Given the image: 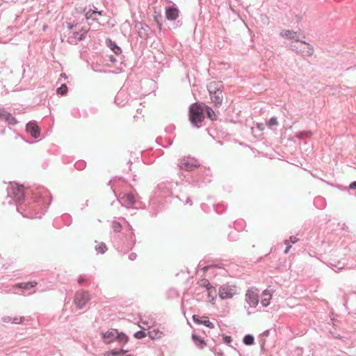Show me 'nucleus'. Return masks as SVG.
Returning a JSON list of instances; mask_svg holds the SVG:
<instances>
[{
    "instance_id": "obj_45",
    "label": "nucleus",
    "mask_w": 356,
    "mask_h": 356,
    "mask_svg": "<svg viewBox=\"0 0 356 356\" xmlns=\"http://www.w3.org/2000/svg\"><path fill=\"white\" fill-rule=\"evenodd\" d=\"M123 95H124V92H123V91H120V92L117 94V95H116V97H115V101L116 104H122V105H124V104H122V102H120V97H122V96H123Z\"/></svg>"
},
{
    "instance_id": "obj_14",
    "label": "nucleus",
    "mask_w": 356,
    "mask_h": 356,
    "mask_svg": "<svg viewBox=\"0 0 356 356\" xmlns=\"http://www.w3.org/2000/svg\"><path fill=\"white\" fill-rule=\"evenodd\" d=\"M134 29L137 31L138 36L142 39H147L152 32L151 28L146 24L136 22Z\"/></svg>"
},
{
    "instance_id": "obj_61",
    "label": "nucleus",
    "mask_w": 356,
    "mask_h": 356,
    "mask_svg": "<svg viewBox=\"0 0 356 356\" xmlns=\"http://www.w3.org/2000/svg\"><path fill=\"white\" fill-rule=\"evenodd\" d=\"M128 351H129L128 350H124L123 348H121L119 350L120 355H124V354L128 353Z\"/></svg>"
},
{
    "instance_id": "obj_30",
    "label": "nucleus",
    "mask_w": 356,
    "mask_h": 356,
    "mask_svg": "<svg viewBox=\"0 0 356 356\" xmlns=\"http://www.w3.org/2000/svg\"><path fill=\"white\" fill-rule=\"evenodd\" d=\"M147 334L149 337L152 339H160L163 335V332L157 329H154L151 331H149Z\"/></svg>"
},
{
    "instance_id": "obj_38",
    "label": "nucleus",
    "mask_w": 356,
    "mask_h": 356,
    "mask_svg": "<svg viewBox=\"0 0 356 356\" xmlns=\"http://www.w3.org/2000/svg\"><path fill=\"white\" fill-rule=\"evenodd\" d=\"M56 92L60 95H65L67 92V87L65 84H62L59 88L56 89Z\"/></svg>"
},
{
    "instance_id": "obj_52",
    "label": "nucleus",
    "mask_w": 356,
    "mask_h": 356,
    "mask_svg": "<svg viewBox=\"0 0 356 356\" xmlns=\"http://www.w3.org/2000/svg\"><path fill=\"white\" fill-rule=\"evenodd\" d=\"M149 213L152 216H156L157 215V213H159V211L156 209L152 208L149 211Z\"/></svg>"
},
{
    "instance_id": "obj_35",
    "label": "nucleus",
    "mask_w": 356,
    "mask_h": 356,
    "mask_svg": "<svg viewBox=\"0 0 356 356\" xmlns=\"http://www.w3.org/2000/svg\"><path fill=\"white\" fill-rule=\"evenodd\" d=\"M314 204L318 209H322L324 207V200L321 197H318L314 198Z\"/></svg>"
},
{
    "instance_id": "obj_33",
    "label": "nucleus",
    "mask_w": 356,
    "mask_h": 356,
    "mask_svg": "<svg viewBox=\"0 0 356 356\" xmlns=\"http://www.w3.org/2000/svg\"><path fill=\"white\" fill-rule=\"evenodd\" d=\"M278 125L277 118L275 116H273L267 122V126L270 129H275Z\"/></svg>"
},
{
    "instance_id": "obj_4",
    "label": "nucleus",
    "mask_w": 356,
    "mask_h": 356,
    "mask_svg": "<svg viewBox=\"0 0 356 356\" xmlns=\"http://www.w3.org/2000/svg\"><path fill=\"white\" fill-rule=\"evenodd\" d=\"M102 338L105 343L109 344L117 341L122 347L129 341V337L124 332H120L118 330L111 328L107 332H101Z\"/></svg>"
},
{
    "instance_id": "obj_54",
    "label": "nucleus",
    "mask_w": 356,
    "mask_h": 356,
    "mask_svg": "<svg viewBox=\"0 0 356 356\" xmlns=\"http://www.w3.org/2000/svg\"><path fill=\"white\" fill-rule=\"evenodd\" d=\"M72 114L75 117L78 118L79 116V111L77 108H74L72 111Z\"/></svg>"
},
{
    "instance_id": "obj_49",
    "label": "nucleus",
    "mask_w": 356,
    "mask_h": 356,
    "mask_svg": "<svg viewBox=\"0 0 356 356\" xmlns=\"http://www.w3.org/2000/svg\"><path fill=\"white\" fill-rule=\"evenodd\" d=\"M191 303L190 300H183L181 303V309L184 314H185L184 306Z\"/></svg>"
},
{
    "instance_id": "obj_39",
    "label": "nucleus",
    "mask_w": 356,
    "mask_h": 356,
    "mask_svg": "<svg viewBox=\"0 0 356 356\" xmlns=\"http://www.w3.org/2000/svg\"><path fill=\"white\" fill-rule=\"evenodd\" d=\"M86 165V163L85 161L83 160H79V161H77L75 163H74V167L75 168H76L77 170H81L85 168Z\"/></svg>"
},
{
    "instance_id": "obj_48",
    "label": "nucleus",
    "mask_w": 356,
    "mask_h": 356,
    "mask_svg": "<svg viewBox=\"0 0 356 356\" xmlns=\"http://www.w3.org/2000/svg\"><path fill=\"white\" fill-rule=\"evenodd\" d=\"M222 340L226 343H230L232 341V338L230 336L225 335L222 337Z\"/></svg>"
},
{
    "instance_id": "obj_9",
    "label": "nucleus",
    "mask_w": 356,
    "mask_h": 356,
    "mask_svg": "<svg viewBox=\"0 0 356 356\" xmlns=\"http://www.w3.org/2000/svg\"><path fill=\"white\" fill-rule=\"evenodd\" d=\"M202 263H204V261H200L197 267V273H200L201 272H203L204 275H207V273L209 272L210 270H212L213 268H218L219 270H222V275H226L228 273V269L226 268V267H229L230 264H227L224 263H212L211 264H208L207 266H204L203 267H201L202 266Z\"/></svg>"
},
{
    "instance_id": "obj_40",
    "label": "nucleus",
    "mask_w": 356,
    "mask_h": 356,
    "mask_svg": "<svg viewBox=\"0 0 356 356\" xmlns=\"http://www.w3.org/2000/svg\"><path fill=\"white\" fill-rule=\"evenodd\" d=\"M147 336V334L145 331L140 330L137 332H136L134 334V337L138 339H142L145 338Z\"/></svg>"
},
{
    "instance_id": "obj_20",
    "label": "nucleus",
    "mask_w": 356,
    "mask_h": 356,
    "mask_svg": "<svg viewBox=\"0 0 356 356\" xmlns=\"http://www.w3.org/2000/svg\"><path fill=\"white\" fill-rule=\"evenodd\" d=\"M224 86L222 81H211L207 85V90L209 93H218L220 94L222 92Z\"/></svg>"
},
{
    "instance_id": "obj_28",
    "label": "nucleus",
    "mask_w": 356,
    "mask_h": 356,
    "mask_svg": "<svg viewBox=\"0 0 356 356\" xmlns=\"http://www.w3.org/2000/svg\"><path fill=\"white\" fill-rule=\"evenodd\" d=\"M202 106L204 108V114L206 113L207 117L209 118H210L211 120H215L216 114H215L214 111L211 107H209V106L202 105Z\"/></svg>"
},
{
    "instance_id": "obj_36",
    "label": "nucleus",
    "mask_w": 356,
    "mask_h": 356,
    "mask_svg": "<svg viewBox=\"0 0 356 356\" xmlns=\"http://www.w3.org/2000/svg\"><path fill=\"white\" fill-rule=\"evenodd\" d=\"M95 250L98 253L104 254L107 250V246L104 243H101L95 246Z\"/></svg>"
},
{
    "instance_id": "obj_19",
    "label": "nucleus",
    "mask_w": 356,
    "mask_h": 356,
    "mask_svg": "<svg viewBox=\"0 0 356 356\" xmlns=\"http://www.w3.org/2000/svg\"><path fill=\"white\" fill-rule=\"evenodd\" d=\"M179 10L177 7L168 6L165 8V17L169 21H175L179 17Z\"/></svg>"
},
{
    "instance_id": "obj_64",
    "label": "nucleus",
    "mask_w": 356,
    "mask_h": 356,
    "mask_svg": "<svg viewBox=\"0 0 356 356\" xmlns=\"http://www.w3.org/2000/svg\"><path fill=\"white\" fill-rule=\"evenodd\" d=\"M228 239L229 241H234L235 240V238L233 237L232 236V233H229V235H228Z\"/></svg>"
},
{
    "instance_id": "obj_24",
    "label": "nucleus",
    "mask_w": 356,
    "mask_h": 356,
    "mask_svg": "<svg viewBox=\"0 0 356 356\" xmlns=\"http://www.w3.org/2000/svg\"><path fill=\"white\" fill-rule=\"evenodd\" d=\"M191 338L195 346L199 348L202 349L206 346L204 339L202 338L200 336L197 335V334L193 333Z\"/></svg>"
},
{
    "instance_id": "obj_10",
    "label": "nucleus",
    "mask_w": 356,
    "mask_h": 356,
    "mask_svg": "<svg viewBox=\"0 0 356 356\" xmlns=\"http://www.w3.org/2000/svg\"><path fill=\"white\" fill-rule=\"evenodd\" d=\"M222 272V270H219L218 268H213L210 270L209 272L205 275V276L208 278H203L197 282L199 287L204 288L205 289H216V287L213 286V284L209 280V278L215 277L217 275H222V273H220Z\"/></svg>"
},
{
    "instance_id": "obj_21",
    "label": "nucleus",
    "mask_w": 356,
    "mask_h": 356,
    "mask_svg": "<svg viewBox=\"0 0 356 356\" xmlns=\"http://www.w3.org/2000/svg\"><path fill=\"white\" fill-rule=\"evenodd\" d=\"M38 283L35 281L19 282L12 285H8L6 287L12 286L17 289H31L37 286Z\"/></svg>"
},
{
    "instance_id": "obj_51",
    "label": "nucleus",
    "mask_w": 356,
    "mask_h": 356,
    "mask_svg": "<svg viewBox=\"0 0 356 356\" xmlns=\"http://www.w3.org/2000/svg\"><path fill=\"white\" fill-rule=\"evenodd\" d=\"M288 241L290 244L295 243L298 241V238L296 236H290V238Z\"/></svg>"
},
{
    "instance_id": "obj_22",
    "label": "nucleus",
    "mask_w": 356,
    "mask_h": 356,
    "mask_svg": "<svg viewBox=\"0 0 356 356\" xmlns=\"http://www.w3.org/2000/svg\"><path fill=\"white\" fill-rule=\"evenodd\" d=\"M192 318L194 323L196 324L204 325L210 329L214 328V324L211 322L207 317H205L204 320H202L198 315L193 314Z\"/></svg>"
},
{
    "instance_id": "obj_55",
    "label": "nucleus",
    "mask_w": 356,
    "mask_h": 356,
    "mask_svg": "<svg viewBox=\"0 0 356 356\" xmlns=\"http://www.w3.org/2000/svg\"><path fill=\"white\" fill-rule=\"evenodd\" d=\"M295 137L298 138V139H302L304 138V135H303V133L302 131H298L296 134L295 135Z\"/></svg>"
},
{
    "instance_id": "obj_62",
    "label": "nucleus",
    "mask_w": 356,
    "mask_h": 356,
    "mask_svg": "<svg viewBox=\"0 0 356 356\" xmlns=\"http://www.w3.org/2000/svg\"><path fill=\"white\" fill-rule=\"evenodd\" d=\"M74 25L71 23H67V27L68 29L71 30L74 28Z\"/></svg>"
},
{
    "instance_id": "obj_42",
    "label": "nucleus",
    "mask_w": 356,
    "mask_h": 356,
    "mask_svg": "<svg viewBox=\"0 0 356 356\" xmlns=\"http://www.w3.org/2000/svg\"><path fill=\"white\" fill-rule=\"evenodd\" d=\"M105 356H120L119 350L112 349L105 353Z\"/></svg>"
},
{
    "instance_id": "obj_27",
    "label": "nucleus",
    "mask_w": 356,
    "mask_h": 356,
    "mask_svg": "<svg viewBox=\"0 0 356 356\" xmlns=\"http://www.w3.org/2000/svg\"><path fill=\"white\" fill-rule=\"evenodd\" d=\"M86 32H84L82 34H79V32H74V33H73V36L70 37L68 38L69 42L73 43L76 41H81V40H84V38L86 37Z\"/></svg>"
},
{
    "instance_id": "obj_12",
    "label": "nucleus",
    "mask_w": 356,
    "mask_h": 356,
    "mask_svg": "<svg viewBox=\"0 0 356 356\" xmlns=\"http://www.w3.org/2000/svg\"><path fill=\"white\" fill-rule=\"evenodd\" d=\"M88 291H76L74 297V303L79 309H82L90 300Z\"/></svg>"
},
{
    "instance_id": "obj_29",
    "label": "nucleus",
    "mask_w": 356,
    "mask_h": 356,
    "mask_svg": "<svg viewBox=\"0 0 356 356\" xmlns=\"http://www.w3.org/2000/svg\"><path fill=\"white\" fill-rule=\"evenodd\" d=\"M93 9H90L89 10H88L85 16L87 19L97 21L98 19L96 17L97 8L95 6H93Z\"/></svg>"
},
{
    "instance_id": "obj_17",
    "label": "nucleus",
    "mask_w": 356,
    "mask_h": 356,
    "mask_svg": "<svg viewBox=\"0 0 356 356\" xmlns=\"http://www.w3.org/2000/svg\"><path fill=\"white\" fill-rule=\"evenodd\" d=\"M0 119L7 122L9 125H15L18 123L15 117L3 108H0Z\"/></svg>"
},
{
    "instance_id": "obj_8",
    "label": "nucleus",
    "mask_w": 356,
    "mask_h": 356,
    "mask_svg": "<svg viewBox=\"0 0 356 356\" xmlns=\"http://www.w3.org/2000/svg\"><path fill=\"white\" fill-rule=\"evenodd\" d=\"M280 35L284 38H286L287 39H293L296 42H300L301 43L306 44L307 46L306 50H302V49L300 50V52L301 53V54L302 56H311L313 54V53H314L313 47L309 43L306 42L305 40H300L299 39V36H298V34L297 33V32H295V31H291V30H285V31H282L280 33Z\"/></svg>"
},
{
    "instance_id": "obj_60",
    "label": "nucleus",
    "mask_w": 356,
    "mask_h": 356,
    "mask_svg": "<svg viewBox=\"0 0 356 356\" xmlns=\"http://www.w3.org/2000/svg\"><path fill=\"white\" fill-rule=\"evenodd\" d=\"M185 204H189L190 206L193 205V202H192L191 199L190 198V197H187L186 198Z\"/></svg>"
},
{
    "instance_id": "obj_2",
    "label": "nucleus",
    "mask_w": 356,
    "mask_h": 356,
    "mask_svg": "<svg viewBox=\"0 0 356 356\" xmlns=\"http://www.w3.org/2000/svg\"><path fill=\"white\" fill-rule=\"evenodd\" d=\"M32 198L34 201V205L31 206L30 209L38 211L35 214V218H40L49 207L52 197L46 188L38 187L32 191Z\"/></svg>"
},
{
    "instance_id": "obj_43",
    "label": "nucleus",
    "mask_w": 356,
    "mask_h": 356,
    "mask_svg": "<svg viewBox=\"0 0 356 356\" xmlns=\"http://www.w3.org/2000/svg\"><path fill=\"white\" fill-rule=\"evenodd\" d=\"M86 281H87L86 275H81L78 278V284L80 286H84V284L86 282Z\"/></svg>"
},
{
    "instance_id": "obj_23",
    "label": "nucleus",
    "mask_w": 356,
    "mask_h": 356,
    "mask_svg": "<svg viewBox=\"0 0 356 356\" xmlns=\"http://www.w3.org/2000/svg\"><path fill=\"white\" fill-rule=\"evenodd\" d=\"M106 45L116 55L122 54L121 48L110 38H106L105 40Z\"/></svg>"
},
{
    "instance_id": "obj_5",
    "label": "nucleus",
    "mask_w": 356,
    "mask_h": 356,
    "mask_svg": "<svg viewBox=\"0 0 356 356\" xmlns=\"http://www.w3.org/2000/svg\"><path fill=\"white\" fill-rule=\"evenodd\" d=\"M189 120L193 127L200 128L204 119V108L202 105L195 102L189 106Z\"/></svg>"
},
{
    "instance_id": "obj_46",
    "label": "nucleus",
    "mask_w": 356,
    "mask_h": 356,
    "mask_svg": "<svg viewBox=\"0 0 356 356\" xmlns=\"http://www.w3.org/2000/svg\"><path fill=\"white\" fill-rule=\"evenodd\" d=\"M24 319V317H14L12 319V323L15 324H19L22 322V320Z\"/></svg>"
},
{
    "instance_id": "obj_15",
    "label": "nucleus",
    "mask_w": 356,
    "mask_h": 356,
    "mask_svg": "<svg viewBox=\"0 0 356 356\" xmlns=\"http://www.w3.org/2000/svg\"><path fill=\"white\" fill-rule=\"evenodd\" d=\"M245 301L250 307L255 308L259 303V295L254 291H247L245 294Z\"/></svg>"
},
{
    "instance_id": "obj_6",
    "label": "nucleus",
    "mask_w": 356,
    "mask_h": 356,
    "mask_svg": "<svg viewBox=\"0 0 356 356\" xmlns=\"http://www.w3.org/2000/svg\"><path fill=\"white\" fill-rule=\"evenodd\" d=\"M119 243L121 248H115L119 252L126 253L131 250L136 243V237L134 232L129 233H124L119 236Z\"/></svg>"
},
{
    "instance_id": "obj_50",
    "label": "nucleus",
    "mask_w": 356,
    "mask_h": 356,
    "mask_svg": "<svg viewBox=\"0 0 356 356\" xmlns=\"http://www.w3.org/2000/svg\"><path fill=\"white\" fill-rule=\"evenodd\" d=\"M284 243L286 245V248L284 250V253L287 254L289 252L290 248H291V245L289 243L288 240H285Z\"/></svg>"
},
{
    "instance_id": "obj_32",
    "label": "nucleus",
    "mask_w": 356,
    "mask_h": 356,
    "mask_svg": "<svg viewBox=\"0 0 356 356\" xmlns=\"http://www.w3.org/2000/svg\"><path fill=\"white\" fill-rule=\"evenodd\" d=\"M220 299L231 298L236 293H232V291H218Z\"/></svg>"
},
{
    "instance_id": "obj_63",
    "label": "nucleus",
    "mask_w": 356,
    "mask_h": 356,
    "mask_svg": "<svg viewBox=\"0 0 356 356\" xmlns=\"http://www.w3.org/2000/svg\"><path fill=\"white\" fill-rule=\"evenodd\" d=\"M60 76L61 79H63L64 80H66L67 79V76L65 73H61Z\"/></svg>"
},
{
    "instance_id": "obj_37",
    "label": "nucleus",
    "mask_w": 356,
    "mask_h": 356,
    "mask_svg": "<svg viewBox=\"0 0 356 356\" xmlns=\"http://www.w3.org/2000/svg\"><path fill=\"white\" fill-rule=\"evenodd\" d=\"M162 140L163 139L161 138H157L156 139V143H159V144H161L163 146V147H164V148L169 147L173 143V140L171 139V138H169L165 139V140L167 141V144L166 145H164V144L162 143Z\"/></svg>"
},
{
    "instance_id": "obj_59",
    "label": "nucleus",
    "mask_w": 356,
    "mask_h": 356,
    "mask_svg": "<svg viewBox=\"0 0 356 356\" xmlns=\"http://www.w3.org/2000/svg\"><path fill=\"white\" fill-rule=\"evenodd\" d=\"M108 60L112 62L113 63H115L117 61L115 57L113 55H109Z\"/></svg>"
},
{
    "instance_id": "obj_31",
    "label": "nucleus",
    "mask_w": 356,
    "mask_h": 356,
    "mask_svg": "<svg viewBox=\"0 0 356 356\" xmlns=\"http://www.w3.org/2000/svg\"><path fill=\"white\" fill-rule=\"evenodd\" d=\"M243 343L246 346H252L254 343V337L252 334H248L243 337Z\"/></svg>"
},
{
    "instance_id": "obj_56",
    "label": "nucleus",
    "mask_w": 356,
    "mask_h": 356,
    "mask_svg": "<svg viewBox=\"0 0 356 356\" xmlns=\"http://www.w3.org/2000/svg\"><path fill=\"white\" fill-rule=\"evenodd\" d=\"M12 319L13 318L10 317V316H4L3 317L2 320L4 323H8V322H11L12 323Z\"/></svg>"
},
{
    "instance_id": "obj_58",
    "label": "nucleus",
    "mask_w": 356,
    "mask_h": 356,
    "mask_svg": "<svg viewBox=\"0 0 356 356\" xmlns=\"http://www.w3.org/2000/svg\"><path fill=\"white\" fill-rule=\"evenodd\" d=\"M349 189H356V181H353L348 186Z\"/></svg>"
},
{
    "instance_id": "obj_7",
    "label": "nucleus",
    "mask_w": 356,
    "mask_h": 356,
    "mask_svg": "<svg viewBox=\"0 0 356 356\" xmlns=\"http://www.w3.org/2000/svg\"><path fill=\"white\" fill-rule=\"evenodd\" d=\"M8 196L14 200L18 204H22L25 202L24 186L16 183L10 184L8 188Z\"/></svg>"
},
{
    "instance_id": "obj_47",
    "label": "nucleus",
    "mask_w": 356,
    "mask_h": 356,
    "mask_svg": "<svg viewBox=\"0 0 356 356\" xmlns=\"http://www.w3.org/2000/svg\"><path fill=\"white\" fill-rule=\"evenodd\" d=\"M213 351L216 356H224L223 352L218 348H214Z\"/></svg>"
},
{
    "instance_id": "obj_44",
    "label": "nucleus",
    "mask_w": 356,
    "mask_h": 356,
    "mask_svg": "<svg viewBox=\"0 0 356 356\" xmlns=\"http://www.w3.org/2000/svg\"><path fill=\"white\" fill-rule=\"evenodd\" d=\"M175 130V126L173 125V124H170V125H168V127H165V131L167 133V134H172L174 132V131Z\"/></svg>"
},
{
    "instance_id": "obj_16",
    "label": "nucleus",
    "mask_w": 356,
    "mask_h": 356,
    "mask_svg": "<svg viewBox=\"0 0 356 356\" xmlns=\"http://www.w3.org/2000/svg\"><path fill=\"white\" fill-rule=\"evenodd\" d=\"M26 131L33 138H38L40 135V129L34 120L30 121L26 124Z\"/></svg>"
},
{
    "instance_id": "obj_11",
    "label": "nucleus",
    "mask_w": 356,
    "mask_h": 356,
    "mask_svg": "<svg viewBox=\"0 0 356 356\" xmlns=\"http://www.w3.org/2000/svg\"><path fill=\"white\" fill-rule=\"evenodd\" d=\"M111 228L113 229L111 236V242L115 248H121L119 243V236H121L124 232H122V226L120 222L118 221H113L111 223Z\"/></svg>"
},
{
    "instance_id": "obj_41",
    "label": "nucleus",
    "mask_w": 356,
    "mask_h": 356,
    "mask_svg": "<svg viewBox=\"0 0 356 356\" xmlns=\"http://www.w3.org/2000/svg\"><path fill=\"white\" fill-rule=\"evenodd\" d=\"M207 297H208V298H211V299H209V301L211 303L213 304V303H214V299H215V298H214V296H213V293L214 294V296H216V294H217V293H216V292H217V291H216V290H214V291H207Z\"/></svg>"
},
{
    "instance_id": "obj_25",
    "label": "nucleus",
    "mask_w": 356,
    "mask_h": 356,
    "mask_svg": "<svg viewBox=\"0 0 356 356\" xmlns=\"http://www.w3.org/2000/svg\"><path fill=\"white\" fill-rule=\"evenodd\" d=\"M270 291H263L261 303L263 307H266L270 305V300L272 298L273 294L270 293Z\"/></svg>"
},
{
    "instance_id": "obj_3",
    "label": "nucleus",
    "mask_w": 356,
    "mask_h": 356,
    "mask_svg": "<svg viewBox=\"0 0 356 356\" xmlns=\"http://www.w3.org/2000/svg\"><path fill=\"white\" fill-rule=\"evenodd\" d=\"M186 181L194 187L203 188L212 181L211 172L210 169L201 168L188 177Z\"/></svg>"
},
{
    "instance_id": "obj_13",
    "label": "nucleus",
    "mask_w": 356,
    "mask_h": 356,
    "mask_svg": "<svg viewBox=\"0 0 356 356\" xmlns=\"http://www.w3.org/2000/svg\"><path fill=\"white\" fill-rule=\"evenodd\" d=\"M178 165L181 170L191 171L197 168L200 164L198 161L194 158L186 157L180 160Z\"/></svg>"
},
{
    "instance_id": "obj_1",
    "label": "nucleus",
    "mask_w": 356,
    "mask_h": 356,
    "mask_svg": "<svg viewBox=\"0 0 356 356\" xmlns=\"http://www.w3.org/2000/svg\"><path fill=\"white\" fill-rule=\"evenodd\" d=\"M179 190V184L174 181H163L158 184L154 191V197L160 198L166 202H170L172 199L182 201L177 194Z\"/></svg>"
},
{
    "instance_id": "obj_34",
    "label": "nucleus",
    "mask_w": 356,
    "mask_h": 356,
    "mask_svg": "<svg viewBox=\"0 0 356 356\" xmlns=\"http://www.w3.org/2000/svg\"><path fill=\"white\" fill-rule=\"evenodd\" d=\"M213 207H214L216 212L218 213H222L227 209V206L224 203H218V204L214 205Z\"/></svg>"
},
{
    "instance_id": "obj_57",
    "label": "nucleus",
    "mask_w": 356,
    "mask_h": 356,
    "mask_svg": "<svg viewBox=\"0 0 356 356\" xmlns=\"http://www.w3.org/2000/svg\"><path fill=\"white\" fill-rule=\"evenodd\" d=\"M137 257V254L134 252H132L129 255V259L131 260V261H134L136 259Z\"/></svg>"
},
{
    "instance_id": "obj_53",
    "label": "nucleus",
    "mask_w": 356,
    "mask_h": 356,
    "mask_svg": "<svg viewBox=\"0 0 356 356\" xmlns=\"http://www.w3.org/2000/svg\"><path fill=\"white\" fill-rule=\"evenodd\" d=\"M304 137L310 138L312 136V132L311 131H302Z\"/></svg>"
},
{
    "instance_id": "obj_26",
    "label": "nucleus",
    "mask_w": 356,
    "mask_h": 356,
    "mask_svg": "<svg viewBox=\"0 0 356 356\" xmlns=\"http://www.w3.org/2000/svg\"><path fill=\"white\" fill-rule=\"evenodd\" d=\"M210 98L212 101V102L214 103L216 106H221L223 100V95L222 92H220V94L218 93H209Z\"/></svg>"
},
{
    "instance_id": "obj_18",
    "label": "nucleus",
    "mask_w": 356,
    "mask_h": 356,
    "mask_svg": "<svg viewBox=\"0 0 356 356\" xmlns=\"http://www.w3.org/2000/svg\"><path fill=\"white\" fill-rule=\"evenodd\" d=\"M118 200L119 202H122V204L127 207L133 206L136 202L134 195L131 193L120 194Z\"/></svg>"
}]
</instances>
